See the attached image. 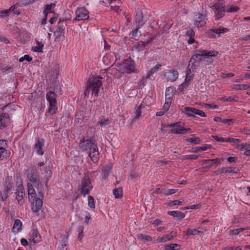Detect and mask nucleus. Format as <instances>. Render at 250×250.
Segmentation results:
<instances>
[{
	"mask_svg": "<svg viewBox=\"0 0 250 250\" xmlns=\"http://www.w3.org/2000/svg\"><path fill=\"white\" fill-rule=\"evenodd\" d=\"M37 46L33 47L32 50L35 52H42L43 44L36 41Z\"/></svg>",
	"mask_w": 250,
	"mask_h": 250,
	"instance_id": "37",
	"label": "nucleus"
},
{
	"mask_svg": "<svg viewBox=\"0 0 250 250\" xmlns=\"http://www.w3.org/2000/svg\"><path fill=\"white\" fill-rule=\"evenodd\" d=\"M168 214L178 219H183L185 217V214L179 211H169L168 212Z\"/></svg>",
	"mask_w": 250,
	"mask_h": 250,
	"instance_id": "27",
	"label": "nucleus"
},
{
	"mask_svg": "<svg viewBox=\"0 0 250 250\" xmlns=\"http://www.w3.org/2000/svg\"><path fill=\"white\" fill-rule=\"evenodd\" d=\"M80 148L82 151L89 150L88 155L92 161L94 163L97 162L99 158V153L97 145L94 142L93 139H82L79 144Z\"/></svg>",
	"mask_w": 250,
	"mask_h": 250,
	"instance_id": "1",
	"label": "nucleus"
},
{
	"mask_svg": "<svg viewBox=\"0 0 250 250\" xmlns=\"http://www.w3.org/2000/svg\"><path fill=\"white\" fill-rule=\"evenodd\" d=\"M235 88L237 90H247L250 88V85L246 84H236L235 85Z\"/></svg>",
	"mask_w": 250,
	"mask_h": 250,
	"instance_id": "45",
	"label": "nucleus"
},
{
	"mask_svg": "<svg viewBox=\"0 0 250 250\" xmlns=\"http://www.w3.org/2000/svg\"><path fill=\"white\" fill-rule=\"evenodd\" d=\"M207 21L206 11L202 12V13H198L194 17V24L198 27L204 26Z\"/></svg>",
	"mask_w": 250,
	"mask_h": 250,
	"instance_id": "11",
	"label": "nucleus"
},
{
	"mask_svg": "<svg viewBox=\"0 0 250 250\" xmlns=\"http://www.w3.org/2000/svg\"><path fill=\"white\" fill-rule=\"evenodd\" d=\"M46 100L49 103L48 113L53 115L56 113L57 109L56 102V94L55 92L49 91L46 94Z\"/></svg>",
	"mask_w": 250,
	"mask_h": 250,
	"instance_id": "4",
	"label": "nucleus"
},
{
	"mask_svg": "<svg viewBox=\"0 0 250 250\" xmlns=\"http://www.w3.org/2000/svg\"><path fill=\"white\" fill-rule=\"evenodd\" d=\"M180 246L177 244H171L165 246L166 250H178Z\"/></svg>",
	"mask_w": 250,
	"mask_h": 250,
	"instance_id": "38",
	"label": "nucleus"
},
{
	"mask_svg": "<svg viewBox=\"0 0 250 250\" xmlns=\"http://www.w3.org/2000/svg\"><path fill=\"white\" fill-rule=\"evenodd\" d=\"M198 157V155H187L182 156L181 159L182 160H196Z\"/></svg>",
	"mask_w": 250,
	"mask_h": 250,
	"instance_id": "44",
	"label": "nucleus"
},
{
	"mask_svg": "<svg viewBox=\"0 0 250 250\" xmlns=\"http://www.w3.org/2000/svg\"><path fill=\"white\" fill-rule=\"evenodd\" d=\"M170 104V103H168V102L166 101L162 108L167 112L169 109Z\"/></svg>",
	"mask_w": 250,
	"mask_h": 250,
	"instance_id": "54",
	"label": "nucleus"
},
{
	"mask_svg": "<svg viewBox=\"0 0 250 250\" xmlns=\"http://www.w3.org/2000/svg\"><path fill=\"white\" fill-rule=\"evenodd\" d=\"M11 123L10 115L3 113L0 115V129H3Z\"/></svg>",
	"mask_w": 250,
	"mask_h": 250,
	"instance_id": "16",
	"label": "nucleus"
},
{
	"mask_svg": "<svg viewBox=\"0 0 250 250\" xmlns=\"http://www.w3.org/2000/svg\"><path fill=\"white\" fill-rule=\"evenodd\" d=\"M210 148V146L206 145L204 146L195 147L192 149L190 151L191 152L197 153L200 151H205L207 149Z\"/></svg>",
	"mask_w": 250,
	"mask_h": 250,
	"instance_id": "35",
	"label": "nucleus"
},
{
	"mask_svg": "<svg viewBox=\"0 0 250 250\" xmlns=\"http://www.w3.org/2000/svg\"><path fill=\"white\" fill-rule=\"evenodd\" d=\"M138 238L144 241H151L152 239L150 236L140 234L138 235Z\"/></svg>",
	"mask_w": 250,
	"mask_h": 250,
	"instance_id": "41",
	"label": "nucleus"
},
{
	"mask_svg": "<svg viewBox=\"0 0 250 250\" xmlns=\"http://www.w3.org/2000/svg\"><path fill=\"white\" fill-rule=\"evenodd\" d=\"M181 112L186 114L188 117H195V115H197L203 117H206L207 116L203 111L192 107H185L181 109Z\"/></svg>",
	"mask_w": 250,
	"mask_h": 250,
	"instance_id": "8",
	"label": "nucleus"
},
{
	"mask_svg": "<svg viewBox=\"0 0 250 250\" xmlns=\"http://www.w3.org/2000/svg\"><path fill=\"white\" fill-rule=\"evenodd\" d=\"M172 99V96L171 95L168 94H166V101L171 103Z\"/></svg>",
	"mask_w": 250,
	"mask_h": 250,
	"instance_id": "61",
	"label": "nucleus"
},
{
	"mask_svg": "<svg viewBox=\"0 0 250 250\" xmlns=\"http://www.w3.org/2000/svg\"><path fill=\"white\" fill-rule=\"evenodd\" d=\"M142 106H143V105L142 104H141L136 109V110L135 111L134 117L133 118V119L131 121L132 124H134V123H135L136 120L140 118V117L141 115V113H142L141 110Z\"/></svg>",
	"mask_w": 250,
	"mask_h": 250,
	"instance_id": "30",
	"label": "nucleus"
},
{
	"mask_svg": "<svg viewBox=\"0 0 250 250\" xmlns=\"http://www.w3.org/2000/svg\"><path fill=\"white\" fill-rule=\"evenodd\" d=\"M218 54V51L215 50H197L195 52V54L191 57L190 60L199 63L200 61L202 60V57H215L217 56Z\"/></svg>",
	"mask_w": 250,
	"mask_h": 250,
	"instance_id": "3",
	"label": "nucleus"
},
{
	"mask_svg": "<svg viewBox=\"0 0 250 250\" xmlns=\"http://www.w3.org/2000/svg\"><path fill=\"white\" fill-rule=\"evenodd\" d=\"M236 167H222L220 169L215 171L214 174L216 175H221L223 173H237Z\"/></svg>",
	"mask_w": 250,
	"mask_h": 250,
	"instance_id": "18",
	"label": "nucleus"
},
{
	"mask_svg": "<svg viewBox=\"0 0 250 250\" xmlns=\"http://www.w3.org/2000/svg\"><path fill=\"white\" fill-rule=\"evenodd\" d=\"M200 139L199 138H189L188 139L187 141L194 144H199L200 142Z\"/></svg>",
	"mask_w": 250,
	"mask_h": 250,
	"instance_id": "49",
	"label": "nucleus"
},
{
	"mask_svg": "<svg viewBox=\"0 0 250 250\" xmlns=\"http://www.w3.org/2000/svg\"><path fill=\"white\" fill-rule=\"evenodd\" d=\"M139 177V174L138 172H132L130 174V178L132 180H136L138 179Z\"/></svg>",
	"mask_w": 250,
	"mask_h": 250,
	"instance_id": "50",
	"label": "nucleus"
},
{
	"mask_svg": "<svg viewBox=\"0 0 250 250\" xmlns=\"http://www.w3.org/2000/svg\"><path fill=\"white\" fill-rule=\"evenodd\" d=\"M103 78L101 76H98L93 78L92 80L89 79L87 82V87L84 92V95L88 96V94L90 91H91L92 95L94 96H98L100 88L102 85V82L101 80Z\"/></svg>",
	"mask_w": 250,
	"mask_h": 250,
	"instance_id": "2",
	"label": "nucleus"
},
{
	"mask_svg": "<svg viewBox=\"0 0 250 250\" xmlns=\"http://www.w3.org/2000/svg\"><path fill=\"white\" fill-rule=\"evenodd\" d=\"M24 60H26L27 62H30L32 60V58L28 55H25L23 57H21L19 59L20 62H22Z\"/></svg>",
	"mask_w": 250,
	"mask_h": 250,
	"instance_id": "51",
	"label": "nucleus"
},
{
	"mask_svg": "<svg viewBox=\"0 0 250 250\" xmlns=\"http://www.w3.org/2000/svg\"><path fill=\"white\" fill-rule=\"evenodd\" d=\"M84 228L83 226L80 225L78 226L77 228V232H78V239L82 242V238L83 236V232Z\"/></svg>",
	"mask_w": 250,
	"mask_h": 250,
	"instance_id": "33",
	"label": "nucleus"
},
{
	"mask_svg": "<svg viewBox=\"0 0 250 250\" xmlns=\"http://www.w3.org/2000/svg\"><path fill=\"white\" fill-rule=\"evenodd\" d=\"M44 146V140L43 139L38 138L36 142L34 147V150L39 155H42L44 153L43 147Z\"/></svg>",
	"mask_w": 250,
	"mask_h": 250,
	"instance_id": "15",
	"label": "nucleus"
},
{
	"mask_svg": "<svg viewBox=\"0 0 250 250\" xmlns=\"http://www.w3.org/2000/svg\"><path fill=\"white\" fill-rule=\"evenodd\" d=\"M161 67V64H158L154 66L152 68V69L150 70V71L149 72V73L147 74V75L146 76L145 78L143 77L142 79V83L143 84L144 83L145 79H148L150 78V77L151 76H152L153 74L156 71H157L160 67Z\"/></svg>",
	"mask_w": 250,
	"mask_h": 250,
	"instance_id": "24",
	"label": "nucleus"
},
{
	"mask_svg": "<svg viewBox=\"0 0 250 250\" xmlns=\"http://www.w3.org/2000/svg\"><path fill=\"white\" fill-rule=\"evenodd\" d=\"M40 236L37 229H34L32 232V236L29 239L30 242L33 243L34 244L40 241Z\"/></svg>",
	"mask_w": 250,
	"mask_h": 250,
	"instance_id": "20",
	"label": "nucleus"
},
{
	"mask_svg": "<svg viewBox=\"0 0 250 250\" xmlns=\"http://www.w3.org/2000/svg\"><path fill=\"white\" fill-rule=\"evenodd\" d=\"M164 76L167 81L173 82L177 79L178 72L175 70H167L165 72Z\"/></svg>",
	"mask_w": 250,
	"mask_h": 250,
	"instance_id": "17",
	"label": "nucleus"
},
{
	"mask_svg": "<svg viewBox=\"0 0 250 250\" xmlns=\"http://www.w3.org/2000/svg\"><path fill=\"white\" fill-rule=\"evenodd\" d=\"M111 123V120L109 118H105L102 117L99 118L98 122L99 124L102 127L109 125Z\"/></svg>",
	"mask_w": 250,
	"mask_h": 250,
	"instance_id": "26",
	"label": "nucleus"
},
{
	"mask_svg": "<svg viewBox=\"0 0 250 250\" xmlns=\"http://www.w3.org/2000/svg\"><path fill=\"white\" fill-rule=\"evenodd\" d=\"M213 7L215 14V20H219L224 15L225 12L224 7L220 3H216L213 5Z\"/></svg>",
	"mask_w": 250,
	"mask_h": 250,
	"instance_id": "13",
	"label": "nucleus"
},
{
	"mask_svg": "<svg viewBox=\"0 0 250 250\" xmlns=\"http://www.w3.org/2000/svg\"><path fill=\"white\" fill-rule=\"evenodd\" d=\"M16 199L18 201V202L19 204L20 205H22L24 203V200L23 198L25 196V192H21L20 193H17L16 194Z\"/></svg>",
	"mask_w": 250,
	"mask_h": 250,
	"instance_id": "34",
	"label": "nucleus"
},
{
	"mask_svg": "<svg viewBox=\"0 0 250 250\" xmlns=\"http://www.w3.org/2000/svg\"><path fill=\"white\" fill-rule=\"evenodd\" d=\"M91 220L90 215L89 213H86L85 217V219L84 221V223L85 224H88L89 221Z\"/></svg>",
	"mask_w": 250,
	"mask_h": 250,
	"instance_id": "55",
	"label": "nucleus"
},
{
	"mask_svg": "<svg viewBox=\"0 0 250 250\" xmlns=\"http://www.w3.org/2000/svg\"><path fill=\"white\" fill-rule=\"evenodd\" d=\"M10 155V152L5 148L0 147V160L7 159Z\"/></svg>",
	"mask_w": 250,
	"mask_h": 250,
	"instance_id": "22",
	"label": "nucleus"
},
{
	"mask_svg": "<svg viewBox=\"0 0 250 250\" xmlns=\"http://www.w3.org/2000/svg\"><path fill=\"white\" fill-rule=\"evenodd\" d=\"M162 221L158 219H156L153 222L152 224L155 226H157L162 224Z\"/></svg>",
	"mask_w": 250,
	"mask_h": 250,
	"instance_id": "64",
	"label": "nucleus"
},
{
	"mask_svg": "<svg viewBox=\"0 0 250 250\" xmlns=\"http://www.w3.org/2000/svg\"><path fill=\"white\" fill-rule=\"evenodd\" d=\"M228 31V29L227 28L223 27V28H213L210 30V32L211 33H214L216 34H218L219 36L224 33H226Z\"/></svg>",
	"mask_w": 250,
	"mask_h": 250,
	"instance_id": "31",
	"label": "nucleus"
},
{
	"mask_svg": "<svg viewBox=\"0 0 250 250\" xmlns=\"http://www.w3.org/2000/svg\"><path fill=\"white\" fill-rule=\"evenodd\" d=\"M190 128L181 127V128H174L170 130V132L173 134H184L185 132L190 131Z\"/></svg>",
	"mask_w": 250,
	"mask_h": 250,
	"instance_id": "29",
	"label": "nucleus"
},
{
	"mask_svg": "<svg viewBox=\"0 0 250 250\" xmlns=\"http://www.w3.org/2000/svg\"><path fill=\"white\" fill-rule=\"evenodd\" d=\"M71 19V15L68 12H65L64 13V17L62 19V21L60 20L61 21H63L66 23V21L70 20Z\"/></svg>",
	"mask_w": 250,
	"mask_h": 250,
	"instance_id": "47",
	"label": "nucleus"
},
{
	"mask_svg": "<svg viewBox=\"0 0 250 250\" xmlns=\"http://www.w3.org/2000/svg\"><path fill=\"white\" fill-rule=\"evenodd\" d=\"M27 177L29 181L36 188H39L40 185H42L41 182L39 180V173L36 168H32L28 171Z\"/></svg>",
	"mask_w": 250,
	"mask_h": 250,
	"instance_id": "6",
	"label": "nucleus"
},
{
	"mask_svg": "<svg viewBox=\"0 0 250 250\" xmlns=\"http://www.w3.org/2000/svg\"><path fill=\"white\" fill-rule=\"evenodd\" d=\"M115 198H120L123 196V190L121 188H115L113 191Z\"/></svg>",
	"mask_w": 250,
	"mask_h": 250,
	"instance_id": "36",
	"label": "nucleus"
},
{
	"mask_svg": "<svg viewBox=\"0 0 250 250\" xmlns=\"http://www.w3.org/2000/svg\"><path fill=\"white\" fill-rule=\"evenodd\" d=\"M88 206L92 208H95V205L94 198L91 196H89L88 197Z\"/></svg>",
	"mask_w": 250,
	"mask_h": 250,
	"instance_id": "46",
	"label": "nucleus"
},
{
	"mask_svg": "<svg viewBox=\"0 0 250 250\" xmlns=\"http://www.w3.org/2000/svg\"><path fill=\"white\" fill-rule=\"evenodd\" d=\"M76 20L82 21L88 19V12L84 7L78 8L75 12Z\"/></svg>",
	"mask_w": 250,
	"mask_h": 250,
	"instance_id": "12",
	"label": "nucleus"
},
{
	"mask_svg": "<svg viewBox=\"0 0 250 250\" xmlns=\"http://www.w3.org/2000/svg\"><path fill=\"white\" fill-rule=\"evenodd\" d=\"M201 231L196 229H188L187 232V235H199Z\"/></svg>",
	"mask_w": 250,
	"mask_h": 250,
	"instance_id": "42",
	"label": "nucleus"
},
{
	"mask_svg": "<svg viewBox=\"0 0 250 250\" xmlns=\"http://www.w3.org/2000/svg\"><path fill=\"white\" fill-rule=\"evenodd\" d=\"M193 76H194L193 74H186V78L185 80L186 81H187V82L188 81L190 82V81L193 78Z\"/></svg>",
	"mask_w": 250,
	"mask_h": 250,
	"instance_id": "60",
	"label": "nucleus"
},
{
	"mask_svg": "<svg viewBox=\"0 0 250 250\" xmlns=\"http://www.w3.org/2000/svg\"><path fill=\"white\" fill-rule=\"evenodd\" d=\"M194 35L195 32L192 29H189L187 32V35L189 37H193Z\"/></svg>",
	"mask_w": 250,
	"mask_h": 250,
	"instance_id": "58",
	"label": "nucleus"
},
{
	"mask_svg": "<svg viewBox=\"0 0 250 250\" xmlns=\"http://www.w3.org/2000/svg\"><path fill=\"white\" fill-rule=\"evenodd\" d=\"M235 121L234 119H223L222 123L224 124H228L229 125H230V123H234Z\"/></svg>",
	"mask_w": 250,
	"mask_h": 250,
	"instance_id": "59",
	"label": "nucleus"
},
{
	"mask_svg": "<svg viewBox=\"0 0 250 250\" xmlns=\"http://www.w3.org/2000/svg\"><path fill=\"white\" fill-rule=\"evenodd\" d=\"M53 5H55V4L51 3L45 5V9L43 11V13L45 17L47 16L48 13L51 12V9Z\"/></svg>",
	"mask_w": 250,
	"mask_h": 250,
	"instance_id": "40",
	"label": "nucleus"
},
{
	"mask_svg": "<svg viewBox=\"0 0 250 250\" xmlns=\"http://www.w3.org/2000/svg\"><path fill=\"white\" fill-rule=\"evenodd\" d=\"M212 137L218 142H223L224 138L219 137L217 136H212Z\"/></svg>",
	"mask_w": 250,
	"mask_h": 250,
	"instance_id": "63",
	"label": "nucleus"
},
{
	"mask_svg": "<svg viewBox=\"0 0 250 250\" xmlns=\"http://www.w3.org/2000/svg\"><path fill=\"white\" fill-rule=\"evenodd\" d=\"M66 23L59 21L56 30L54 32L55 40L56 41H63L65 40L64 30Z\"/></svg>",
	"mask_w": 250,
	"mask_h": 250,
	"instance_id": "5",
	"label": "nucleus"
},
{
	"mask_svg": "<svg viewBox=\"0 0 250 250\" xmlns=\"http://www.w3.org/2000/svg\"><path fill=\"white\" fill-rule=\"evenodd\" d=\"M239 10V8L236 6H230L227 9L229 12H236Z\"/></svg>",
	"mask_w": 250,
	"mask_h": 250,
	"instance_id": "52",
	"label": "nucleus"
},
{
	"mask_svg": "<svg viewBox=\"0 0 250 250\" xmlns=\"http://www.w3.org/2000/svg\"><path fill=\"white\" fill-rule=\"evenodd\" d=\"M110 170V168L109 167H107L104 169L103 172L104 173V177H106L108 176Z\"/></svg>",
	"mask_w": 250,
	"mask_h": 250,
	"instance_id": "56",
	"label": "nucleus"
},
{
	"mask_svg": "<svg viewBox=\"0 0 250 250\" xmlns=\"http://www.w3.org/2000/svg\"><path fill=\"white\" fill-rule=\"evenodd\" d=\"M197 63L198 62H195L190 59L188 62V66L189 67L190 69H192V71H193L194 70L196 69L197 68L198 66V64Z\"/></svg>",
	"mask_w": 250,
	"mask_h": 250,
	"instance_id": "43",
	"label": "nucleus"
},
{
	"mask_svg": "<svg viewBox=\"0 0 250 250\" xmlns=\"http://www.w3.org/2000/svg\"><path fill=\"white\" fill-rule=\"evenodd\" d=\"M220 162V159L218 158H216L214 159H208L205 160L203 161V163L205 164H210L209 165L204 167V168H210L213 164H218Z\"/></svg>",
	"mask_w": 250,
	"mask_h": 250,
	"instance_id": "28",
	"label": "nucleus"
},
{
	"mask_svg": "<svg viewBox=\"0 0 250 250\" xmlns=\"http://www.w3.org/2000/svg\"><path fill=\"white\" fill-rule=\"evenodd\" d=\"M83 111H79L75 115V122L81 126L83 125L87 121V117Z\"/></svg>",
	"mask_w": 250,
	"mask_h": 250,
	"instance_id": "14",
	"label": "nucleus"
},
{
	"mask_svg": "<svg viewBox=\"0 0 250 250\" xmlns=\"http://www.w3.org/2000/svg\"><path fill=\"white\" fill-rule=\"evenodd\" d=\"M17 193H20L21 192H24V189L22 185L21 184H19V185L17 186Z\"/></svg>",
	"mask_w": 250,
	"mask_h": 250,
	"instance_id": "53",
	"label": "nucleus"
},
{
	"mask_svg": "<svg viewBox=\"0 0 250 250\" xmlns=\"http://www.w3.org/2000/svg\"><path fill=\"white\" fill-rule=\"evenodd\" d=\"M178 190L177 189H166L163 190V194L166 196H168L176 193Z\"/></svg>",
	"mask_w": 250,
	"mask_h": 250,
	"instance_id": "39",
	"label": "nucleus"
},
{
	"mask_svg": "<svg viewBox=\"0 0 250 250\" xmlns=\"http://www.w3.org/2000/svg\"><path fill=\"white\" fill-rule=\"evenodd\" d=\"M143 16L141 11H138L135 16V21L138 24V28H139L144 24L143 21Z\"/></svg>",
	"mask_w": 250,
	"mask_h": 250,
	"instance_id": "21",
	"label": "nucleus"
},
{
	"mask_svg": "<svg viewBox=\"0 0 250 250\" xmlns=\"http://www.w3.org/2000/svg\"><path fill=\"white\" fill-rule=\"evenodd\" d=\"M174 238L173 235L170 234H166L162 237L159 236L157 239V241L158 242L164 243L166 242L167 241L171 240Z\"/></svg>",
	"mask_w": 250,
	"mask_h": 250,
	"instance_id": "25",
	"label": "nucleus"
},
{
	"mask_svg": "<svg viewBox=\"0 0 250 250\" xmlns=\"http://www.w3.org/2000/svg\"><path fill=\"white\" fill-rule=\"evenodd\" d=\"M223 100L224 101H228V102H236L237 100L234 99V98L232 97H229L228 98H223Z\"/></svg>",
	"mask_w": 250,
	"mask_h": 250,
	"instance_id": "62",
	"label": "nucleus"
},
{
	"mask_svg": "<svg viewBox=\"0 0 250 250\" xmlns=\"http://www.w3.org/2000/svg\"><path fill=\"white\" fill-rule=\"evenodd\" d=\"M150 42V41H147L146 42L140 41L134 45V48L138 52L141 51L144 49L146 46Z\"/></svg>",
	"mask_w": 250,
	"mask_h": 250,
	"instance_id": "23",
	"label": "nucleus"
},
{
	"mask_svg": "<svg viewBox=\"0 0 250 250\" xmlns=\"http://www.w3.org/2000/svg\"><path fill=\"white\" fill-rule=\"evenodd\" d=\"M39 193V197H36V198L34 200L31 201L32 207V210L35 212H38L41 209L42 204H43V194L42 191H40L38 192Z\"/></svg>",
	"mask_w": 250,
	"mask_h": 250,
	"instance_id": "10",
	"label": "nucleus"
},
{
	"mask_svg": "<svg viewBox=\"0 0 250 250\" xmlns=\"http://www.w3.org/2000/svg\"><path fill=\"white\" fill-rule=\"evenodd\" d=\"M22 226V223L19 219H17L15 221L12 230L13 232H18L21 229Z\"/></svg>",
	"mask_w": 250,
	"mask_h": 250,
	"instance_id": "32",
	"label": "nucleus"
},
{
	"mask_svg": "<svg viewBox=\"0 0 250 250\" xmlns=\"http://www.w3.org/2000/svg\"><path fill=\"white\" fill-rule=\"evenodd\" d=\"M92 188V185L89 177L84 176L82 181V184L79 188L81 193L84 196L88 194Z\"/></svg>",
	"mask_w": 250,
	"mask_h": 250,
	"instance_id": "7",
	"label": "nucleus"
},
{
	"mask_svg": "<svg viewBox=\"0 0 250 250\" xmlns=\"http://www.w3.org/2000/svg\"><path fill=\"white\" fill-rule=\"evenodd\" d=\"M184 201V200H182V201H180V200H174V201H170L168 203V205L169 206H175V205H182V203L183 202V201Z\"/></svg>",
	"mask_w": 250,
	"mask_h": 250,
	"instance_id": "48",
	"label": "nucleus"
},
{
	"mask_svg": "<svg viewBox=\"0 0 250 250\" xmlns=\"http://www.w3.org/2000/svg\"><path fill=\"white\" fill-rule=\"evenodd\" d=\"M135 64L132 61L125 60L119 66V70L121 73H130L134 71Z\"/></svg>",
	"mask_w": 250,
	"mask_h": 250,
	"instance_id": "9",
	"label": "nucleus"
},
{
	"mask_svg": "<svg viewBox=\"0 0 250 250\" xmlns=\"http://www.w3.org/2000/svg\"><path fill=\"white\" fill-rule=\"evenodd\" d=\"M33 185L28 183L27 184L28 187V198L30 201L34 200L36 197V193L35 189L33 188Z\"/></svg>",
	"mask_w": 250,
	"mask_h": 250,
	"instance_id": "19",
	"label": "nucleus"
},
{
	"mask_svg": "<svg viewBox=\"0 0 250 250\" xmlns=\"http://www.w3.org/2000/svg\"><path fill=\"white\" fill-rule=\"evenodd\" d=\"M229 233L230 235H237L239 234V233L238 232V229H232V230H230L229 231Z\"/></svg>",
	"mask_w": 250,
	"mask_h": 250,
	"instance_id": "57",
	"label": "nucleus"
}]
</instances>
